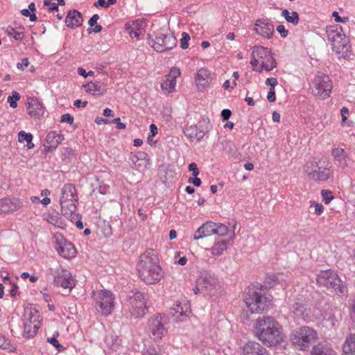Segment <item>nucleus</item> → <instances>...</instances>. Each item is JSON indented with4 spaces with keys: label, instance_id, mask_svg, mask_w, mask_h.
<instances>
[{
    "label": "nucleus",
    "instance_id": "obj_1",
    "mask_svg": "<svg viewBox=\"0 0 355 355\" xmlns=\"http://www.w3.org/2000/svg\"><path fill=\"white\" fill-rule=\"evenodd\" d=\"M137 267L140 278L146 284H155L163 277L157 255L153 250H146L140 256Z\"/></svg>",
    "mask_w": 355,
    "mask_h": 355
},
{
    "label": "nucleus",
    "instance_id": "obj_2",
    "mask_svg": "<svg viewBox=\"0 0 355 355\" xmlns=\"http://www.w3.org/2000/svg\"><path fill=\"white\" fill-rule=\"evenodd\" d=\"M281 327L272 318L259 317L257 320L255 330L259 339L268 346L276 345L283 340Z\"/></svg>",
    "mask_w": 355,
    "mask_h": 355
},
{
    "label": "nucleus",
    "instance_id": "obj_3",
    "mask_svg": "<svg viewBox=\"0 0 355 355\" xmlns=\"http://www.w3.org/2000/svg\"><path fill=\"white\" fill-rule=\"evenodd\" d=\"M305 174L315 182H325L333 177V166L326 157H313L304 166Z\"/></svg>",
    "mask_w": 355,
    "mask_h": 355
},
{
    "label": "nucleus",
    "instance_id": "obj_4",
    "mask_svg": "<svg viewBox=\"0 0 355 355\" xmlns=\"http://www.w3.org/2000/svg\"><path fill=\"white\" fill-rule=\"evenodd\" d=\"M316 282L319 286H324L328 290L335 291L337 294H344L347 291L345 284L332 270L320 271L318 275Z\"/></svg>",
    "mask_w": 355,
    "mask_h": 355
},
{
    "label": "nucleus",
    "instance_id": "obj_5",
    "mask_svg": "<svg viewBox=\"0 0 355 355\" xmlns=\"http://www.w3.org/2000/svg\"><path fill=\"white\" fill-rule=\"evenodd\" d=\"M318 338L317 331L309 327H302L293 331L290 336L292 343L299 349L306 351L311 343Z\"/></svg>",
    "mask_w": 355,
    "mask_h": 355
},
{
    "label": "nucleus",
    "instance_id": "obj_6",
    "mask_svg": "<svg viewBox=\"0 0 355 355\" xmlns=\"http://www.w3.org/2000/svg\"><path fill=\"white\" fill-rule=\"evenodd\" d=\"M245 303L252 313H258L267 311L272 306V300L254 288H249L245 293Z\"/></svg>",
    "mask_w": 355,
    "mask_h": 355
},
{
    "label": "nucleus",
    "instance_id": "obj_7",
    "mask_svg": "<svg viewBox=\"0 0 355 355\" xmlns=\"http://www.w3.org/2000/svg\"><path fill=\"white\" fill-rule=\"evenodd\" d=\"M77 202L76 188L71 184H64L60 198L62 214L67 218L70 217L76 210Z\"/></svg>",
    "mask_w": 355,
    "mask_h": 355
},
{
    "label": "nucleus",
    "instance_id": "obj_8",
    "mask_svg": "<svg viewBox=\"0 0 355 355\" xmlns=\"http://www.w3.org/2000/svg\"><path fill=\"white\" fill-rule=\"evenodd\" d=\"M126 306L127 311L133 318L143 317L148 311L144 294L139 291H132L128 295Z\"/></svg>",
    "mask_w": 355,
    "mask_h": 355
},
{
    "label": "nucleus",
    "instance_id": "obj_9",
    "mask_svg": "<svg viewBox=\"0 0 355 355\" xmlns=\"http://www.w3.org/2000/svg\"><path fill=\"white\" fill-rule=\"evenodd\" d=\"M176 43L175 37L164 29L157 31L155 39H153L150 35H148V44L157 52L170 50L176 46Z\"/></svg>",
    "mask_w": 355,
    "mask_h": 355
},
{
    "label": "nucleus",
    "instance_id": "obj_10",
    "mask_svg": "<svg viewBox=\"0 0 355 355\" xmlns=\"http://www.w3.org/2000/svg\"><path fill=\"white\" fill-rule=\"evenodd\" d=\"M92 295L97 311L103 315H110L114 306L112 293L109 291L101 290L93 291Z\"/></svg>",
    "mask_w": 355,
    "mask_h": 355
},
{
    "label": "nucleus",
    "instance_id": "obj_11",
    "mask_svg": "<svg viewBox=\"0 0 355 355\" xmlns=\"http://www.w3.org/2000/svg\"><path fill=\"white\" fill-rule=\"evenodd\" d=\"M252 57H257L261 60V64L259 68H254V71L261 72L263 69L271 71L277 67V62L272 55L271 51L261 46H255L252 53Z\"/></svg>",
    "mask_w": 355,
    "mask_h": 355
},
{
    "label": "nucleus",
    "instance_id": "obj_12",
    "mask_svg": "<svg viewBox=\"0 0 355 355\" xmlns=\"http://www.w3.org/2000/svg\"><path fill=\"white\" fill-rule=\"evenodd\" d=\"M327 34L328 40L332 44L333 51L338 54L343 53L347 47V40L342 27L338 25L330 26L327 28Z\"/></svg>",
    "mask_w": 355,
    "mask_h": 355
},
{
    "label": "nucleus",
    "instance_id": "obj_13",
    "mask_svg": "<svg viewBox=\"0 0 355 355\" xmlns=\"http://www.w3.org/2000/svg\"><path fill=\"white\" fill-rule=\"evenodd\" d=\"M218 287V282L216 277L204 272L198 279L193 292L195 294L202 293L205 295H211L214 294Z\"/></svg>",
    "mask_w": 355,
    "mask_h": 355
},
{
    "label": "nucleus",
    "instance_id": "obj_14",
    "mask_svg": "<svg viewBox=\"0 0 355 355\" xmlns=\"http://www.w3.org/2000/svg\"><path fill=\"white\" fill-rule=\"evenodd\" d=\"M312 93L314 96L322 99H324L330 96L332 83L328 76L318 73L312 81Z\"/></svg>",
    "mask_w": 355,
    "mask_h": 355
},
{
    "label": "nucleus",
    "instance_id": "obj_15",
    "mask_svg": "<svg viewBox=\"0 0 355 355\" xmlns=\"http://www.w3.org/2000/svg\"><path fill=\"white\" fill-rule=\"evenodd\" d=\"M148 330L154 339H161L166 333L164 327V316L155 314L148 322Z\"/></svg>",
    "mask_w": 355,
    "mask_h": 355
},
{
    "label": "nucleus",
    "instance_id": "obj_16",
    "mask_svg": "<svg viewBox=\"0 0 355 355\" xmlns=\"http://www.w3.org/2000/svg\"><path fill=\"white\" fill-rule=\"evenodd\" d=\"M55 248L59 254L64 258L70 259L76 255V250L73 245L62 236H55Z\"/></svg>",
    "mask_w": 355,
    "mask_h": 355
},
{
    "label": "nucleus",
    "instance_id": "obj_17",
    "mask_svg": "<svg viewBox=\"0 0 355 355\" xmlns=\"http://www.w3.org/2000/svg\"><path fill=\"white\" fill-rule=\"evenodd\" d=\"M53 277L54 284L58 286L71 290L74 286V282L71 274L67 270H58L53 275Z\"/></svg>",
    "mask_w": 355,
    "mask_h": 355
},
{
    "label": "nucleus",
    "instance_id": "obj_18",
    "mask_svg": "<svg viewBox=\"0 0 355 355\" xmlns=\"http://www.w3.org/2000/svg\"><path fill=\"white\" fill-rule=\"evenodd\" d=\"M181 74L179 69L173 67L171 69L170 72L165 76L164 83L161 85L162 90L172 93L175 91L176 87V79Z\"/></svg>",
    "mask_w": 355,
    "mask_h": 355
},
{
    "label": "nucleus",
    "instance_id": "obj_19",
    "mask_svg": "<svg viewBox=\"0 0 355 355\" xmlns=\"http://www.w3.org/2000/svg\"><path fill=\"white\" fill-rule=\"evenodd\" d=\"M211 80V73L207 69L204 68L199 69L195 76V83L198 90L205 91L208 87Z\"/></svg>",
    "mask_w": 355,
    "mask_h": 355
},
{
    "label": "nucleus",
    "instance_id": "obj_20",
    "mask_svg": "<svg viewBox=\"0 0 355 355\" xmlns=\"http://www.w3.org/2000/svg\"><path fill=\"white\" fill-rule=\"evenodd\" d=\"M254 31L263 37L270 38L274 33V26L264 19H257Z\"/></svg>",
    "mask_w": 355,
    "mask_h": 355
},
{
    "label": "nucleus",
    "instance_id": "obj_21",
    "mask_svg": "<svg viewBox=\"0 0 355 355\" xmlns=\"http://www.w3.org/2000/svg\"><path fill=\"white\" fill-rule=\"evenodd\" d=\"M64 139L62 135L57 133L56 132H50L45 139L44 144V150L46 153H49L55 150L58 145Z\"/></svg>",
    "mask_w": 355,
    "mask_h": 355
},
{
    "label": "nucleus",
    "instance_id": "obj_22",
    "mask_svg": "<svg viewBox=\"0 0 355 355\" xmlns=\"http://www.w3.org/2000/svg\"><path fill=\"white\" fill-rule=\"evenodd\" d=\"M191 313L190 305L187 301L178 302L171 309V314L178 320L182 321Z\"/></svg>",
    "mask_w": 355,
    "mask_h": 355
},
{
    "label": "nucleus",
    "instance_id": "obj_23",
    "mask_svg": "<svg viewBox=\"0 0 355 355\" xmlns=\"http://www.w3.org/2000/svg\"><path fill=\"white\" fill-rule=\"evenodd\" d=\"M27 112L32 117H40L43 115L44 108L38 99L29 98L27 103Z\"/></svg>",
    "mask_w": 355,
    "mask_h": 355
},
{
    "label": "nucleus",
    "instance_id": "obj_24",
    "mask_svg": "<svg viewBox=\"0 0 355 355\" xmlns=\"http://www.w3.org/2000/svg\"><path fill=\"white\" fill-rule=\"evenodd\" d=\"M21 206V203L17 199L3 198L0 200V214H6L15 211Z\"/></svg>",
    "mask_w": 355,
    "mask_h": 355
},
{
    "label": "nucleus",
    "instance_id": "obj_25",
    "mask_svg": "<svg viewBox=\"0 0 355 355\" xmlns=\"http://www.w3.org/2000/svg\"><path fill=\"white\" fill-rule=\"evenodd\" d=\"M243 355H268L266 350L257 342H248L243 347Z\"/></svg>",
    "mask_w": 355,
    "mask_h": 355
},
{
    "label": "nucleus",
    "instance_id": "obj_26",
    "mask_svg": "<svg viewBox=\"0 0 355 355\" xmlns=\"http://www.w3.org/2000/svg\"><path fill=\"white\" fill-rule=\"evenodd\" d=\"M215 223L208 221L201 225L195 232L193 239L200 240L214 234Z\"/></svg>",
    "mask_w": 355,
    "mask_h": 355
},
{
    "label": "nucleus",
    "instance_id": "obj_27",
    "mask_svg": "<svg viewBox=\"0 0 355 355\" xmlns=\"http://www.w3.org/2000/svg\"><path fill=\"white\" fill-rule=\"evenodd\" d=\"M83 21L81 13L76 10L69 11L65 19L67 27L71 28L80 27L82 25Z\"/></svg>",
    "mask_w": 355,
    "mask_h": 355
},
{
    "label": "nucleus",
    "instance_id": "obj_28",
    "mask_svg": "<svg viewBox=\"0 0 355 355\" xmlns=\"http://www.w3.org/2000/svg\"><path fill=\"white\" fill-rule=\"evenodd\" d=\"M331 155L334 159L336 164L340 168L347 166V155L345 150L342 148H335L331 151Z\"/></svg>",
    "mask_w": 355,
    "mask_h": 355
},
{
    "label": "nucleus",
    "instance_id": "obj_29",
    "mask_svg": "<svg viewBox=\"0 0 355 355\" xmlns=\"http://www.w3.org/2000/svg\"><path fill=\"white\" fill-rule=\"evenodd\" d=\"M184 132L187 137L196 139L198 141H200L205 135L204 130L197 125H193L185 128Z\"/></svg>",
    "mask_w": 355,
    "mask_h": 355
},
{
    "label": "nucleus",
    "instance_id": "obj_30",
    "mask_svg": "<svg viewBox=\"0 0 355 355\" xmlns=\"http://www.w3.org/2000/svg\"><path fill=\"white\" fill-rule=\"evenodd\" d=\"M86 92L92 95L99 96L103 94L106 89L102 87L99 82H90L83 85Z\"/></svg>",
    "mask_w": 355,
    "mask_h": 355
},
{
    "label": "nucleus",
    "instance_id": "obj_31",
    "mask_svg": "<svg viewBox=\"0 0 355 355\" xmlns=\"http://www.w3.org/2000/svg\"><path fill=\"white\" fill-rule=\"evenodd\" d=\"M312 355H334V351L327 343H318L311 350Z\"/></svg>",
    "mask_w": 355,
    "mask_h": 355
},
{
    "label": "nucleus",
    "instance_id": "obj_32",
    "mask_svg": "<svg viewBox=\"0 0 355 355\" xmlns=\"http://www.w3.org/2000/svg\"><path fill=\"white\" fill-rule=\"evenodd\" d=\"M341 318V311L336 309H331L325 317L326 320L329 322L331 327H336L338 326Z\"/></svg>",
    "mask_w": 355,
    "mask_h": 355
},
{
    "label": "nucleus",
    "instance_id": "obj_33",
    "mask_svg": "<svg viewBox=\"0 0 355 355\" xmlns=\"http://www.w3.org/2000/svg\"><path fill=\"white\" fill-rule=\"evenodd\" d=\"M24 324V336L31 338L36 335L39 328H40V322H37V321L34 319L33 322H25Z\"/></svg>",
    "mask_w": 355,
    "mask_h": 355
},
{
    "label": "nucleus",
    "instance_id": "obj_34",
    "mask_svg": "<svg viewBox=\"0 0 355 355\" xmlns=\"http://www.w3.org/2000/svg\"><path fill=\"white\" fill-rule=\"evenodd\" d=\"M355 353V334H351L346 338L343 346L342 355H353Z\"/></svg>",
    "mask_w": 355,
    "mask_h": 355
},
{
    "label": "nucleus",
    "instance_id": "obj_35",
    "mask_svg": "<svg viewBox=\"0 0 355 355\" xmlns=\"http://www.w3.org/2000/svg\"><path fill=\"white\" fill-rule=\"evenodd\" d=\"M6 33L8 35L13 37V38L17 41H21L24 38L23 27L15 28L12 26H8L6 29Z\"/></svg>",
    "mask_w": 355,
    "mask_h": 355
},
{
    "label": "nucleus",
    "instance_id": "obj_36",
    "mask_svg": "<svg viewBox=\"0 0 355 355\" xmlns=\"http://www.w3.org/2000/svg\"><path fill=\"white\" fill-rule=\"evenodd\" d=\"M227 242L225 241H222L215 243L214 246L210 249V252L214 256H220L223 253L224 251L227 250Z\"/></svg>",
    "mask_w": 355,
    "mask_h": 355
},
{
    "label": "nucleus",
    "instance_id": "obj_37",
    "mask_svg": "<svg viewBox=\"0 0 355 355\" xmlns=\"http://www.w3.org/2000/svg\"><path fill=\"white\" fill-rule=\"evenodd\" d=\"M282 16L284 17L288 22L294 25H297L299 23V15L295 11L289 12L286 9L283 10Z\"/></svg>",
    "mask_w": 355,
    "mask_h": 355
},
{
    "label": "nucleus",
    "instance_id": "obj_38",
    "mask_svg": "<svg viewBox=\"0 0 355 355\" xmlns=\"http://www.w3.org/2000/svg\"><path fill=\"white\" fill-rule=\"evenodd\" d=\"M24 320L25 322H33L35 319L37 322H40L38 313L35 310H32L30 309H26L24 311Z\"/></svg>",
    "mask_w": 355,
    "mask_h": 355
},
{
    "label": "nucleus",
    "instance_id": "obj_39",
    "mask_svg": "<svg viewBox=\"0 0 355 355\" xmlns=\"http://www.w3.org/2000/svg\"><path fill=\"white\" fill-rule=\"evenodd\" d=\"M146 157V154L144 153H139L138 155L131 154L129 157L130 162L133 164V166L137 170H140L139 166L140 164H137V163L140 160H144Z\"/></svg>",
    "mask_w": 355,
    "mask_h": 355
},
{
    "label": "nucleus",
    "instance_id": "obj_40",
    "mask_svg": "<svg viewBox=\"0 0 355 355\" xmlns=\"http://www.w3.org/2000/svg\"><path fill=\"white\" fill-rule=\"evenodd\" d=\"M228 232L227 227L223 223H215L214 234H217L220 236L227 235Z\"/></svg>",
    "mask_w": 355,
    "mask_h": 355
},
{
    "label": "nucleus",
    "instance_id": "obj_41",
    "mask_svg": "<svg viewBox=\"0 0 355 355\" xmlns=\"http://www.w3.org/2000/svg\"><path fill=\"white\" fill-rule=\"evenodd\" d=\"M59 336V333L55 331L52 338H47V341L51 343L53 347H55L59 352L63 351L64 347L60 345L58 340L57 337Z\"/></svg>",
    "mask_w": 355,
    "mask_h": 355
},
{
    "label": "nucleus",
    "instance_id": "obj_42",
    "mask_svg": "<svg viewBox=\"0 0 355 355\" xmlns=\"http://www.w3.org/2000/svg\"><path fill=\"white\" fill-rule=\"evenodd\" d=\"M20 99V95L17 92H13L12 96H9L8 98V102L10 106L12 108H15L17 106V101Z\"/></svg>",
    "mask_w": 355,
    "mask_h": 355
},
{
    "label": "nucleus",
    "instance_id": "obj_43",
    "mask_svg": "<svg viewBox=\"0 0 355 355\" xmlns=\"http://www.w3.org/2000/svg\"><path fill=\"white\" fill-rule=\"evenodd\" d=\"M309 203H310V208L314 209V213L316 215L320 216L322 214V212L324 211V207L321 203H318V202H315L312 200L310 201Z\"/></svg>",
    "mask_w": 355,
    "mask_h": 355
},
{
    "label": "nucleus",
    "instance_id": "obj_44",
    "mask_svg": "<svg viewBox=\"0 0 355 355\" xmlns=\"http://www.w3.org/2000/svg\"><path fill=\"white\" fill-rule=\"evenodd\" d=\"M321 196L325 204H329L334 198L332 192L329 190H322Z\"/></svg>",
    "mask_w": 355,
    "mask_h": 355
},
{
    "label": "nucleus",
    "instance_id": "obj_45",
    "mask_svg": "<svg viewBox=\"0 0 355 355\" xmlns=\"http://www.w3.org/2000/svg\"><path fill=\"white\" fill-rule=\"evenodd\" d=\"M18 140L21 143L24 141L26 142H30L33 140V135L31 133H26L24 131H20L18 134Z\"/></svg>",
    "mask_w": 355,
    "mask_h": 355
},
{
    "label": "nucleus",
    "instance_id": "obj_46",
    "mask_svg": "<svg viewBox=\"0 0 355 355\" xmlns=\"http://www.w3.org/2000/svg\"><path fill=\"white\" fill-rule=\"evenodd\" d=\"M0 349H7L9 351L12 350V347L10 345L8 340L2 335L0 334Z\"/></svg>",
    "mask_w": 355,
    "mask_h": 355
},
{
    "label": "nucleus",
    "instance_id": "obj_47",
    "mask_svg": "<svg viewBox=\"0 0 355 355\" xmlns=\"http://www.w3.org/2000/svg\"><path fill=\"white\" fill-rule=\"evenodd\" d=\"M190 40V36L188 33L183 32L182 34V39L180 40V47L182 49L188 48V42Z\"/></svg>",
    "mask_w": 355,
    "mask_h": 355
},
{
    "label": "nucleus",
    "instance_id": "obj_48",
    "mask_svg": "<svg viewBox=\"0 0 355 355\" xmlns=\"http://www.w3.org/2000/svg\"><path fill=\"white\" fill-rule=\"evenodd\" d=\"M350 318L355 322V297L349 301Z\"/></svg>",
    "mask_w": 355,
    "mask_h": 355
},
{
    "label": "nucleus",
    "instance_id": "obj_49",
    "mask_svg": "<svg viewBox=\"0 0 355 355\" xmlns=\"http://www.w3.org/2000/svg\"><path fill=\"white\" fill-rule=\"evenodd\" d=\"M44 6H48V10L51 12L58 9V3H52L51 0H44Z\"/></svg>",
    "mask_w": 355,
    "mask_h": 355
},
{
    "label": "nucleus",
    "instance_id": "obj_50",
    "mask_svg": "<svg viewBox=\"0 0 355 355\" xmlns=\"http://www.w3.org/2000/svg\"><path fill=\"white\" fill-rule=\"evenodd\" d=\"M189 171L192 172L193 177H197L199 175V170L198 168L197 164L194 162L191 163L189 165Z\"/></svg>",
    "mask_w": 355,
    "mask_h": 355
},
{
    "label": "nucleus",
    "instance_id": "obj_51",
    "mask_svg": "<svg viewBox=\"0 0 355 355\" xmlns=\"http://www.w3.org/2000/svg\"><path fill=\"white\" fill-rule=\"evenodd\" d=\"M61 121L72 124L73 122V117L69 114H64L61 116Z\"/></svg>",
    "mask_w": 355,
    "mask_h": 355
},
{
    "label": "nucleus",
    "instance_id": "obj_52",
    "mask_svg": "<svg viewBox=\"0 0 355 355\" xmlns=\"http://www.w3.org/2000/svg\"><path fill=\"white\" fill-rule=\"evenodd\" d=\"M277 31L283 37H286L288 35V31L285 28V26L284 25H279V26H277Z\"/></svg>",
    "mask_w": 355,
    "mask_h": 355
},
{
    "label": "nucleus",
    "instance_id": "obj_53",
    "mask_svg": "<svg viewBox=\"0 0 355 355\" xmlns=\"http://www.w3.org/2000/svg\"><path fill=\"white\" fill-rule=\"evenodd\" d=\"M265 83L267 85H270V88L275 89V87L277 85L278 82L275 78H269L266 79Z\"/></svg>",
    "mask_w": 355,
    "mask_h": 355
},
{
    "label": "nucleus",
    "instance_id": "obj_54",
    "mask_svg": "<svg viewBox=\"0 0 355 355\" xmlns=\"http://www.w3.org/2000/svg\"><path fill=\"white\" fill-rule=\"evenodd\" d=\"M267 99L270 103L275 101L276 98L274 88H270V90L268 93Z\"/></svg>",
    "mask_w": 355,
    "mask_h": 355
},
{
    "label": "nucleus",
    "instance_id": "obj_55",
    "mask_svg": "<svg viewBox=\"0 0 355 355\" xmlns=\"http://www.w3.org/2000/svg\"><path fill=\"white\" fill-rule=\"evenodd\" d=\"M277 281V278L275 275L268 276L266 279V282L268 284L269 287L274 286Z\"/></svg>",
    "mask_w": 355,
    "mask_h": 355
},
{
    "label": "nucleus",
    "instance_id": "obj_56",
    "mask_svg": "<svg viewBox=\"0 0 355 355\" xmlns=\"http://www.w3.org/2000/svg\"><path fill=\"white\" fill-rule=\"evenodd\" d=\"M29 64V61L28 58H23L21 62H19L17 64V69L20 70H24L25 67H28Z\"/></svg>",
    "mask_w": 355,
    "mask_h": 355
},
{
    "label": "nucleus",
    "instance_id": "obj_57",
    "mask_svg": "<svg viewBox=\"0 0 355 355\" xmlns=\"http://www.w3.org/2000/svg\"><path fill=\"white\" fill-rule=\"evenodd\" d=\"M232 112L228 109H225L221 112V116L223 121L228 120L231 116Z\"/></svg>",
    "mask_w": 355,
    "mask_h": 355
},
{
    "label": "nucleus",
    "instance_id": "obj_58",
    "mask_svg": "<svg viewBox=\"0 0 355 355\" xmlns=\"http://www.w3.org/2000/svg\"><path fill=\"white\" fill-rule=\"evenodd\" d=\"M112 122H113L114 123L116 124V128H117L118 129L123 130V129H125V125L123 123L121 122V119H120V118H119V117H118V118L114 119L112 121Z\"/></svg>",
    "mask_w": 355,
    "mask_h": 355
},
{
    "label": "nucleus",
    "instance_id": "obj_59",
    "mask_svg": "<svg viewBox=\"0 0 355 355\" xmlns=\"http://www.w3.org/2000/svg\"><path fill=\"white\" fill-rule=\"evenodd\" d=\"M98 19H99L98 15H97V14L94 15L89 20V22H88L89 25L91 27L94 26V25H96L97 21L98 20Z\"/></svg>",
    "mask_w": 355,
    "mask_h": 355
},
{
    "label": "nucleus",
    "instance_id": "obj_60",
    "mask_svg": "<svg viewBox=\"0 0 355 355\" xmlns=\"http://www.w3.org/2000/svg\"><path fill=\"white\" fill-rule=\"evenodd\" d=\"M143 355H159L155 347H148Z\"/></svg>",
    "mask_w": 355,
    "mask_h": 355
},
{
    "label": "nucleus",
    "instance_id": "obj_61",
    "mask_svg": "<svg viewBox=\"0 0 355 355\" xmlns=\"http://www.w3.org/2000/svg\"><path fill=\"white\" fill-rule=\"evenodd\" d=\"M189 182L192 183L196 187H200L201 184V180L198 178V176L195 177L194 178H190L189 179Z\"/></svg>",
    "mask_w": 355,
    "mask_h": 355
},
{
    "label": "nucleus",
    "instance_id": "obj_62",
    "mask_svg": "<svg viewBox=\"0 0 355 355\" xmlns=\"http://www.w3.org/2000/svg\"><path fill=\"white\" fill-rule=\"evenodd\" d=\"M87 101H82L81 100L77 99L74 101L73 105L76 107H85L87 105Z\"/></svg>",
    "mask_w": 355,
    "mask_h": 355
},
{
    "label": "nucleus",
    "instance_id": "obj_63",
    "mask_svg": "<svg viewBox=\"0 0 355 355\" xmlns=\"http://www.w3.org/2000/svg\"><path fill=\"white\" fill-rule=\"evenodd\" d=\"M332 16L334 17V20L337 22H345L347 21V18L343 19L338 15V12L336 11H334L332 13Z\"/></svg>",
    "mask_w": 355,
    "mask_h": 355
},
{
    "label": "nucleus",
    "instance_id": "obj_64",
    "mask_svg": "<svg viewBox=\"0 0 355 355\" xmlns=\"http://www.w3.org/2000/svg\"><path fill=\"white\" fill-rule=\"evenodd\" d=\"M340 113L342 115V122L343 123L347 120L346 114H349V110L347 107H343L340 110Z\"/></svg>",
    "mask_w": 355,
    "mask_h": 355
}]
</instances>
